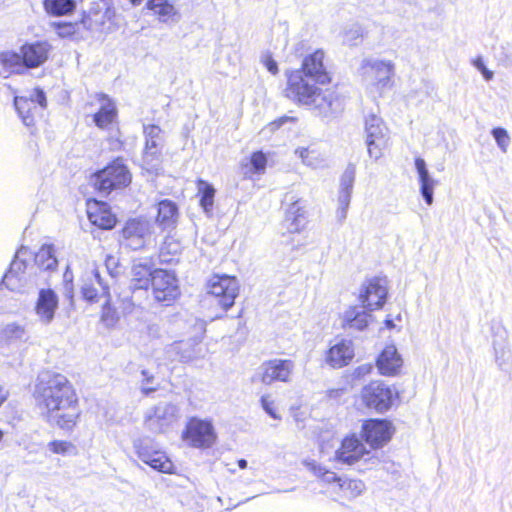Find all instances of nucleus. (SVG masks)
<instances>
[{
	"label": "nucleus",
	"mask_w": 512,
	"mask_h": 512,
	"mask_svg": "<svg viewBox=\"0 0 512 512\" xmlns=\"http://www.w3.org/2000/svg\"><path fill=\"white\" fill-rule=\"evenodd\" d=\"M36 401L45 419L62 429H71L79 417L76 395L67 378L50 375L37 385Z\"/></svg>",
	"instance_id": "nucleus-1"
},
{
	"label": "nucleus",
	"mask_w": 512,
	"mask_h": 512,
	"mask_svg": "<svg viewBox=\"0 0 512 512\" xmlns=\"http://www.w3.org/2000/svg\"><path fill=\"white\" fill-rule=\"evenodd\" d=\"M318 84L293 70L287 75L286 96L298 104L312 107L324 117H334L344 110V97L334 88L321 89Z\"/></svg>",
	"instance_id": "nucleus-2"
},
{
	"label": "nucleus",
	"mask_w": 512,
	"mask_h": 512,
	"mask_svg": "<svg viewBox=\"0 0 512 512\" xmlns=\"http://www.w3.org/2000/svg\"><path fill=\"white\" fill-rule=\"evenodd\" d=\"M360 75L370 93L381 95L391 85L394 63L390 60L364 59L360 66Z\"/></svg>",
	"instance_id": "nucleus-3"
},
{
	"label": "nucleus",
	"mask_w": 512,
	"mask_h": 512,
	"mask_svg": "<svg viewBox=\"0 0 512 512\" xmlns=\"http://www.w3.org/2000/svg\"><path fill=\"white\" fill-rule=\"evenodd\" d=\"M364 140L369 157L378 161L390 144V131L383 119L374 112L364 119Z\"/></svg>",
	"instance_id": "nucleus-4"
},
{
	"label": "nucleus",
	"mask_w": 512,
	"mask_h": 512,
	"mask_svg": "<svg viewBox=\"0 0 512 512\" xmlns=\"http://www.w3.org/2000/svg\"><path fill=\"white\" fill-rule=\"evenodd\" d=\"M179 418V408L173 403L162 401L145 412L144 426L152 433H165Z\"/></svg>",
	"instance_id": "nucleus-5"
},
{
	"label": "nucleus",
	"mask_w": 512,
	"mask_h": 512,
	"mask_svg": "<svg viewBox=\"0 0 512 512\" xmlns=\"http://www.w3.org/2000/svg\"><path fill=\"white\" fill-rule=\"evenodd\" d=\"M131 182V174L122 159H116L94 175L95 188L105 194L113 189L126 187Z\"/></svg>",
	"instance_id": "nucleus-6"
},
{
	"label": "nucleus",
	"mask_w": 512,
	"mask_h": 512,
	"mask_svg": "<svg viewBox=\"0 0 512 512\" xmlns=\"http://www.w3.org/2000/svg\"><path fill=\"white\" fill-rule=\"evenodd\" d=\"M133 448L138 458L154 470L162 473L172 472L173 463L151 438L143 437L134 440Z\"/></svg>",
	"instance_id": "nucleus-7"
},
{
	"label": "nucleus",
	"mask_w": 512,
	"mask_h": 512,
	"mask_svg": "<svg viewBox=\"0 0 512 512\" xmlns=\"http://www.w3.org/2000/svg\"><path fill=\"white\" fill-rule=\"evenodd\" d=\"M207 292L223 310L227 311L234 305L239 294V282L229 275H214L207 283Z\"/></svg>",
	"instance_id": "nucleus-8"
},
{
	"label": "nucleus",
	"mask_w": 512,
	"mask_h": 512,
	"mask_svg": "<svg viewBox=\"0 0 512 512\" xmlns=\"http://www.w3.org/2000/svg\"><path fill=\"white\" fill-rule=\"evenodd\" d=\"M14 106L24 125L31 127L35 123L38 109L43 110L47 107V99L43 90L35 88L29 92L28 96L15 97Z\"/></svg>",
	"instance_id": "nucleus-9"
},
{
	"label": "nucleus",
	"mask_w": 512,
	"mask_h": 512,
	"mask_svg": "<svg viewBox=\"0 0 512 512\" xmlns=\"http://www.w3.org/2000/svg\"><path fill=\"white\" fill-rule=\"evenodd\" d=\"M152 232L153 226L150 221L141 218L130 219L122 229L124 244L133 250L144 248L151 240Z\"/></svg>",
	"instance_id": "nucleus-10"
},
{
	"label": "nucleus",
	"mask_w": 512,
	"mask_h": 512,
	"mask_svg": "<svg viewBox=\"0 0 512 512\" xmlns=\"http://www.w3.org/2000/svg\"><path fill=\"white\" fill-rule=\"evenodd\" d=\"M387 294V280L384 278L374 277L363 283L359 294V300L362 303L363 308L372 311L381 308L385 304Z\"/></svg>",
	"instance_id": "nucleus-11"
},
{
	"label": "nucleus",
	"mask_w": 512,
	"mask_h": 512,
	"mask_svg": "<svg viewBox=\"0 0 512 512\" xmlns=\"http://www.w3.org/2000/svg\"><path fill=\"white\" fill-rule=\"evenodd\" d=\"M151 286L154 298L158 302L169 303L179 295L175 275L164 269L153 270Z\"/></svg>",
	"instance_id": "nucleus-12"
},
{
	"label": "nucleus",
	"mask_w": 512,
	"mask_h": 512,
	"mask_svg": "<svg viewBox=\"0 0 512 512\" xmlns=\"http://www.w3.org/2000/svg\"><path fill=\"white\" fill-rule=\"evenodd\" d=\"M394 393L382 382L373 381L362 389L361 398L368 408L378 412L387 411L393 401Z\"/></svg>",
	"instance_id": "nucleus-13"
},
{
	"label": "nucleus",
	"mask_w": 512,
	"mask_h": 512,
	"mask_svg": "<svg viewBox=\"0 0 512 512\" xmlns=\"http://www.w3.org/2000/svg\"><path fill=\"white\" fill-rule=\"evenodd\" d=\"M26 248H20L10 265V269L4 275L2 283L11 291L23 292L29 287V279L26 276L27 264L24 256L27 255Z\"/></svg>",
	"instance_id": "nucleus-14"
},
{
	"label": "nucleus",
	"mask_w": 512,
	"mask_h": 512,
	"mask_svg": "<svg viewBox=\"0 0 512 512\" xmlns=\"http://www.w3.org/2000/svg\"><path fill=\"white\" fill-rule=\"evenodd\" d=\"M184 439L193 447L208 448L214 444L216 434L209 421L193 418L187 425Z\"/></svg>",
	"instance_id": "nucleus-15"
},
{
	"label": "nucleus",
	"mask_w": 512,
	"mask_h": 512,
	"mask_svg": "<svg viewBox=\"0 0 512 512\" xmlns=\"http://www.w3.org/2000/svg\"><path fill=\"white\" fill-rule=\"evenodd\" d=\"M25 71L42 66L49 58L52 45L47 41L25 42L19 47Z\"/></svg>",
	"instance_id": "nucleus-16"
},
{
	"label": "nucleus",
	"mask_w": 512,
	"mask_h": 512,
	"mask_svg": "<svg viewBox=\"0 0 512 512\" xmlns=\"http://www.w3.org/2000/svg\"><path fill=\"white\" fill-rule=\"evenodd\" d=\"M294 363L288 359H273L262 364L260 380L266 385L275 381L289 382L294 371Z\"/></svg>",
	"instance_id": "nucleus-17"
},
{
	"label": "nucleus",
	"mask_w": 512,
	"mask_h": 512,
	"mask_svg": "<svg viewBox=\"0 0 512 512\" xmlns=\"http://www.w3.org/2000/svg\"><path fill=\"white\" fill-rule=\"evenodd\" d=\"M324 58V51L320 49L316 50L303 59L300 69L304 76L319 85H325L331 82L330 74L324 64Z\"/></svg>",
	"instance_id": "nucleus-18"
},
{
	"label": "nucleus",
	"mask_w": 512,
	"mask_h": 512,
	"mask_svg": "<svg viewBox=\"0 0 512 512\" xmlns=\"http://www.w3.org/2000/svg\"><path fill=\"white\" fill-rule=\"evenodd\" d=\"M362 432L365 441L372 448H379L390 440L393 430L390 422L371 419L363 424Z\"/></svg>",
	"instance_id": "nucleus-19"
},
{
	"label": "nucleus",
	"mask_w": 512,
	"mask_h": 512,
	"mask_svg": "<svg viewBox=\"0 0 512 512\" xmlns=\"http://www.w3.org/2000/svg\"><path fill=\"white\" fill-rule=\"evenodd\" d=\"M57 308V294L52 289H41L35 305L38 320L44 325L50 324L54 320Z\"/></svg>",
	"instance_id": "nucleus-20"
},
{
	"label": "nucleus",
	"mask_w": 512,
	"mask_h": 512,
	"mask_svg": "<svg viewBox=\"0 0 512 512\" xmlns=\"http://www.w3.org/2000/svg\"><path fill=\"white\" fill-rule=\"evenodd\" d=\"M87 214L90 222L101 229L109 230L116 224V217L104 202L97 200L88 201Z\"/></svg>",
	"instance_id": "nucleus-21"
},
{
	"label": "nucleus",
	"mask_w": 512,
	"mask_h": 512,
	"mask_svg": "<svg viewBox=\"0 0 512 512\" xmlns=\"http://www.w3.org/2000/svg\"><path fill=\"white\" fill-rule=\"evenodd\" d=\"M354 357V345L351 340L341 339L333 344L326 355V362L333 368L348 365Z\"/></svg>",
	"instance_id": "nucleus-22"
},
{
	"label": "nucleus",
	"mask_w": 512,
	"mask_h": 512,
	"mask_svg": "<svg viewBox=\"0 0 512 512\" xmlns=\"http://www.w3.org/2000/svg\"><path fill=\"white\" fill-rule=\"evenodd\" d=\"M369 454L361 441L355 437H346L341 443V447L336 451V458L338 461L352 465L358 460Z\"/></svg>",
	"instance_id": "nucleus-23"
},
{
	"label": "nucleus",
	"mask_w": 512,
	"mask_h": 512,
	"mask_svg": "<svg viewBox=\"0 0 512 512\" xmlns=\"http://www.w3.org/2000/svg\"><path fill=\"white\" fill-rule=\"evenodd\" d=\"M376 366L380 374L394 376L400 372L403 366V359L394 345H388L378 356Z\"/></svg>",
	"instance_id": "nucleus-24"
},
{
	"label": "nucleus",
	"mask_w": 512,
	"mask_h": 512,
	"mask_svg": "<svg viewBox=\"0 0 512 512\" xmlns=\"http://www.w3.org/2000/svg\"><path fill=\"white\" fill-rule=\"evenodd\" d=\"M99 110L94 114V123L100 129H109L117 122L118 111L115 103L105 94L98 96Z\"/></svg>",
	"instance_id": "nucleus-25"
},
{
	"label": "nucleus",
	"mask_w": 512,
	"mask_h": 512,
	"mask_svg": "<svg viewBox=\"0 0 512 512\" xmlns=\"http://www.w3.org/2000/svg\"><path fill=\"white\" fill-rule=\"evenodd\" d=\"M153 263L151 259L139 258L134 260L131 270L133 289H147L151 284Z\"/></svg>",
	"instance_id": "nucleus-26"
},
{
	"label": "nucleus",
	"mask_w": 512,
	"mask_h": 512,
	"mask_svg": "<svg viewBox=\"0 0 512 512\" xmlns=\"http://www.w3.org/2000/svg\"><path fill=\"white\" fill-rule=\"evenodd\" d=\"M415 168L418 173L420 193L426 204L430 206L434 201L433 191L437 186L438 181L430 175L424 159L417 157L415 159Z\"/></svg>",
	"instance_id": "nucleus-27"
},
{
	"label": "nucleus",
	"mask_w": 512,
	"mask_h": 512,
	"mask_svg": "<svg viewBox=\"0 0 512 512\" xmlns=\"http://www.w3.org/2000/svg\"><path fill=\"white\" fill-rule=\"evenodd\" d=\"M415 168L418 173L420 193L426 204L430 206L434 201L433 191L437 186L438 181L430 175L424 159L417 157L415 159Z\"/></svg>",
	"instance_id": "nucleus-28"
},
{
	"label": "nucleus",
	"mask_w": 512,
	"mask_h": 512,
	"mask_svg": "<svg viewBox=\"0 0 512 512\" xmlns=\"http://www.w3.org/2000/svg\"><path fill=\"white\" fill-rule=\"evenodd\" d=\"M21 58L19 49L18 51L12 49L0 51V75L6 78L13 74H24L26 71Z\"/></svg>",
	"instance_id": "nucleus-29"
},
{
	"label": "nucleus",
	"mask_w": 512,
	"mask_h": 512,
	"mask_svg": "<svg viewBox=\"0 0 512 512\" xmlns=\"http://www.w3.org/2000/svg\"><path fill=\"white\" fill-rule=\"evenodd\" d=\"M301 163L312 169H320L326 166L327 157L316 145L299 146L294 150Z\"/></svg>",
	"instance_id": "nucleus-30"
},
{
	"label": "nucleus",
	"mask_w": 512,
	"mask_h": 512,
	"mask_svg": "<svg viewBox=\"0 0 512 512\" xmlns=\"http://www.w3.org/2000/svg\"><path fill=\"white\" fill-rule=\"evenodd\" d=\"M83 297L88 301H95L100 294L108 293V286L101 278L97 269L86 274L81 287Z\"/></svg>",
	"instance_id": "nucleus-31"
},
{
	"label": "nucleus",
	"mask_w": 512,
	"mask_h": 512,
	"mask_svg": "<svg viewBox=\"0 0 512 512\" xmlns=\"http://www.w3.org/2000/svg\"><path fill=\"white\" fill-rule=\"evenodd\" d=\"M373 320L372 315L362 308L349 307L342 315V327L345 329L364 330Z\"/></svg>",
	"instance_id": "nucleus-32"
},
{
	"label": "nucleus",
	"mask_w": 512,
	"mask_h": 512,
	"mask_svg": "<svg viewBox=\"0 0 512 512\" xmlns=\"http://www.w3.org/2000/svg\"><path fill=\"white\" fill-rule=\"evenodd\" d=\"M286 200L290 201L284 221L286 228L291 233L299 232L305 224V211L294 195L287 196Z\"/></svg>",
	"instance_id": "nucleus-33"
},
{
	"label": "nucleus",
	"mask_w": 512,
	"mask_h": 512,
	"mask_svg": "<svg viewBox=\"0 0 512 512\" xmlns=\"http://www.w3.org/2000/svg\"><path fill=\"white\" fill-rule=\"evenodd\" d=\"M178 207L168 199L162 200L158 203V214L156 222L163 228H173L178 220Z\"/></svg>",
	"instance_id": "nucleus-34"
},
{
	"label": "nucleus",
	"mask_w": 512,
	"mask_h": 512,
	"mask_svg": "<svg viewBox=\"0 0 512 512\" xmlns=\"http://www.w3.org/2000/svg\"><path fill=\"white\" fill-rule=\"evenodd\" d=\"M303 464L311 473L320 478L324 483L330 484L333 492H335V489L338 488V482H341L342 478L338 477L334 472L326 470L314 460H305Z\"/></svg>",
	"instance_id": "nucleus-35"
},
{
	"label": "nucleus",
	"mask_w": 512,
	"mask_h": 512,
	"mask_svg": "<svg viewBox=\"0 0 512 512\" xmlns=\"http://www.w3.org/2000/svg\"><path fill=\"white\" fill-rule=\"evenodd\" d=\"M197 193L200 197V206L203 208L206 215L210 216L214 205L215 189L205 180L199 179L197 181Z\"/></svg>",
	"instance_id": "nucleus-36"
},
{
	"label": "nucleus",
	"mask_w": 512,
	"mask_h": 512,
	"mask_svg": "<svg viewBox=\"0 0 512 512\" xmlns=\"http://www.w3.org/2000/svg\"><path fill=\"white\" fill-rule=\"evenodd\" d=\"M36 265L43 270H54L57 267L58 261L54 254L52 245H43L35 254Z\"/></svg>",
	"instance_id": "nucleus-37"
},
{
	"label": "nucleus",
	"mask_w": 512,
	"mask_h": 512,
	"mask_svg": "<svg viewBox=\"0 0 512 512\" xmlns=\"http://www.w3.org/2000/svg\"><path fill=\"white\" fill-rule=\"evenodd\" d=\"M365 485L361 480L342 479L338 482V488L335 493L341 498L351 499L359 496L364 490Z\"/></svg>",
	"instance_id": "nucleus-38"
},
{
	"label": "nucleus",
	"mask_w": 512,
	"mask_h": 512,
	"mask_svg": "<svg viewBox=\"0 0 512 512\" xmlns=\"http://www.w3.org/2000/svg\"><path fill=\"white\" fill-rule=\"evenodd\" d=\"M147 7L158 15L163 22L173 19L177 15L175 7L168 0H149Z\"/></svg>",
	"instance_id": "nucleus-39"
},
{
	"label": "nucleus",
	"mask_w": 512,
	"mask_h": 512,
	"mask_svg": "<svg viewBox=\"0 0 512 512\" xmlns=\"http://www.w3.org/2000/svg\"><path fill=\"white\" fill-rule=\"evenodd\" d=\"M44 8L49 14L61 16L72 12L75 2L73 0H44Z\"/></svg>",
	"instance_id": "nucleus-40"
},
{
	"label": "nucleus",
	"mask_w": 512,
	"mask_h": 512,
	"mask_svg": "<svg viewBox=\"0 0 512 512\" xmlns=\"http://www.w3.org/2000/svg\"><path fill=\"white\" fill-rule=\"evenodd\" d=\"M180 358L184 362L193 361L202 356V349L198 343L181 342L177 346Z\"/></svg>",
	"instance_id": "nucleus-41"
},
{
	"label": "nucleus",
	"mask_w": 512,
	"mask_h": 512,
	"mask_svg": "<svg viewBox=\"0 0 512 512\" xmlns=\"http://www.w3.org/2000/svg\"><path fill=\"white\" fill-rule=\"evenodd\" d=\"M161 128L157 125L144 126L145 148L159 149L162 144Z\"/></svg>",
	"instance_id": "nucleus-42"
},
{
	"label": "nucleus",
	"mask_w": 512,
	"mask_h": 512,
	"mask_svg": "<svg viewBox=\"0 0 512 512\" xmlns=\"http://www.w3.org/2000/svg\"><path fill=\"white\" fill-rule=\"evenodd\" d=\"M160 149L145 148L143 155V166L150 173H157L160 170Z\"/></svg>",
	"instance_id": "nucleus-43"
},
{
	"label": "nucleus",
	"mask_w": 512,
	"mask_h": 512,
	"mask_svg": "<svg viewBox=\"0 0 512 512\" xmlns=\"http://www.w3.org/2000/svg\"><path fill=\"white\" fill-rule=\"evenodd\" d=\"M363 37L362 28L358 24H352L343 32V42L349 46L357 45Z\"/></svg>",
	"instance_id": "nucleus-44"
},
{
	"label": "nucleus",
	"mask_w": 512,
	"mask_h": 512,
	"mask_svg": "<svg viewBox=\"0 0 512 512\" xmlns=\"http://www.w3.org/2000/svg\"><path fill=\"white\" fill-rule=\"evenodd\" d=\"M351 194L352 193L346 191H339L336 216L340 222L344 221L347 217V210L350 204Z\"/></svg>",
	"instance_id": "nucleus-45"
},
{
	"label": "nucleus",
	"mask_w": 512,
	"mask_h": 512,
	"mask_svg": "<svg viewBox=\"0 0 512 512\" xmlns=\"http://www.w3.org/2000/svg\"><path fill=\"white\" fill-rule=\"evenodd\" d=\"M50 26L61 38H66L76 33V25L71 22H52Z\"/></svg>",
	"instance_id": "nucleus-46"
},
{
	"label": "nucleus",
	"mask_w": 512,
	"mask_h": 512,
	"mask_svg": "<svg viewBox=\"0 0 512 512\" xmlns=\"http://www.w3.org/2000/svg\"><path fill=\"white\" fill-rule=\"evenodd\" d=\"M141 375L143 377L141 384H140V390L144 395H149L152 392L157 391L158 386H154L155 377L153 374H151L148 370L143 369L141 371Z\"/></svg>",
	"instance_id": "nucleus-47"
},
{
	"label": "nucleus",
	"mask_w": 512,
	"mask_h": 512,
	"mask_svg": "<svg viewBox=\"0 0 512 512\" xmlns=\"http://www.w3.org/2000/svg\"><path fill=\"white\" fill-rule=\"evenodd\" d=\"M491 133H492L498 147L500 148V150L502 152L506 153L508 146L510 144V137L508 135L507 130L504 128L498 127V128H494Z\"/></svg>",
	"instance_id": "nucleus-48"
},
{
	"label": "nucleus",
	"mask_w": 512,
	"mask_h": 512,
	"mask_svg": "<svg viewBox=\"0 0 512 512\" xmlns=\"http://www.w3.org/2000/svg\"><path fill=\"white\" fill-rule=\"evenodd\" d=\"M48 448L54 454L66 455L74 451V446L68 441L55 440L48 444Z\"/></svg>",
	"instance_id": "nucleus-49"
},
{
	"label": "nucleus",
	"mask_w": 512,
	"mask_h": 512,
	"mask_svg": "<svg viewBox=\"0 0 512 512\" xmlns=\"http://www.w3.org/2000/svg\"><path fill=\"white\" fill-rule=\"evenodd\" d=\"M355 181V168L353 166L348 167L341 177L340 190L352 193L353 184Z\"/></svg>",
	"instance_id": "nucleus-50"
},
{
	"label": "nucleus",
	"mask_w": 512,
	"mask_h": 512,
	"mask_svg": "<svg viewBox=\"0 0 512 512\" xmlns=\"http://www.w3.org/2000/svg\"><path fill=\"white\" fill-rule=\"evenodd\" d=\"M2 333L9 340H21L25 335V329L21 325L12 323L6 325Z\"/></svg>",
	"instance_id": "nucleus-51"
},
{
	"label": "nucleus",
	"mask_w": 512,
	"mask_h": 512,
	"mask_svg": "<svg viewBox=\"0 0 512 512\" xmlns=\"http://www.w3.org/2000/svg\"><path fill=\"white\" fill-rule=\"evenodd\" d=\"M260 402H261V406H262L263 410L269 416H271L272 418H274L276 420H280L281 419V416L277 412L275 401H274V399L272 398V396L270 394L263 395L261 397Z\"/></svg>",
	"instance_id": "nucleus-52"
},
{
	"label": "nucleus",
	"mask_w": 512,
	"mask_h": 512,
	"mask_svg": "<svg viewBox=\"0 0 512 512\" xmlns=\"http://www.w3.org/2000/svg\"><path fill=\"white\" fill-rule=\"evenodd\" d=\"M181 245L175 240L173 237H166L162 246H161V256L164 257L165 254L176 255L180 252Z\"/></svg>",
	"instance_id": "nucleus-53"
},
{
	"label": "nucleus",
	"mask_w": 512,
	"mask_h": 512,
	"mask_svg": "<svg viewBox=\"0 0 512 512\" xmlns=\"http://www.w3.org/2000/svg\"><path fill=\"white\" fill-rule=\"evenodd\" d=\"M250 162L254 173L261 174L265 171L267 158L261 151L253 153Z\"/></svg>",
	"instance_id": "nucleus-54"
},
{
	"label": "nucleus",
	"mask_w": 512,
	"mask_h": 512,
	"mask_svg": "<svg viewBox=\"0 0 512 512\" xmlns=\"http://www.w3.org/2000/svg\"><path fill=\"white\" fill-rule=\"evenodd\" d=\"M102 320L107 325H112L117 320L116 310L111 307L108 301L103 305Z\"/></svg>",
	"instance_id": "nucleus-55"
},
{
	"label": "nucleus",
	"mask_w": 512,
	"mask_h": 512,
	"mask_svg": "<svg viewBox=\"0 0 512 512\" xmlns=\"http://www.w3.org/2000/svg\"><path fill=\"white\" fill-rule=\"evenodd\" d=\"M473 66L482 74L485 80L490 81L493 79L494 73L485 66L482 57H477L473 60Z\"/></svg>",
	"instance_id": "nucleus-56"
},
{
	"label": "nucleus",
	"mask_w": 512,
	"mask_h": 512,
	"mask_svg": "<svg viewBox=\"0 0 512 512\" xmlns=\"http://www.w3.org/2000/svg\"><path fill=\"white\" fill-rule=\"evenodd\" d=\"M261 62L271 74H273V75L278 74L279 69H278L277 62L272 58L270 53H264L261 56Z\"/></svg>",
	"instance_id": "nucleus-57"
},
{
	"label": "nucleus",
	"mask_w": 512,
	"mask_h": 512,
	"mask_svg": "<svg viewBox=\"0 0 512 512\" xmlns=\"http://www.w3.org/2000/svg\"><path fill=\"white\" fill-rule=\"evenodd\" d=\"M103 23V20L94 21L91 16H84L82 19V24L84 27L91 31H98Z\"/></svg>",
	"instance_id": "nucleus-58"
},
{
	"label": "nucleus",
	"mask_w": 512,
	"mask_h": 512,
	"mask_svg": "<svg viewBox=\"0 0 512 512\" xmlns=\"http://www.w3.org/2000/svg\"><path fill=\"white\" fill-rule=\"evenodd\" d=\"M372 369H373V366L370 363H365V364L359 365L358 367L355 368V370L353 372V376L358 379L363 378V377L367 376L368 374H370Z\"/></svg>",
	"instance_id": "nucleus-59"
},
{
	"label": "nucleus",
	"mask_w": 512,
	"mask_h": 512,
	"mask_svg": "<svg viewBox=\"0 0 512 512\" xmlns=\"http://www.w3.org/2000/svg\"><path fill=\"white\" fill-rule=\"evenodd\" d=\"M6 399H7V392H5L3 387L0 385V406L5 402Z\"/></svg>",
	"instance_id": "nucleus-60"
},
{
	"label": "nucleus",
	"mask_w": 512,
	"mask_h": 512,
	"mask_svg": "<svg viewBox=\"0 0 512 512\" xmlns=\"http://www.w3.org/2000/svg\"><path fill=\"white\" fill-rule=\"evenodd\" d=\"M385 325L388 329H393L395 327V324L393 323V321L391 319H387L385 321Z\"/></svg>",
	"instance_id": "nucleus-61"
},
{
	"label": "nucleus",
	"mask_w": 512,
	"mask_h": 512,
	"mask_svg": "<svg viewBox=\"0 0 512 512\" xmlns=\"http://www.w3.org/2000/svg\"><path fill=\"white\" fill-rule=\"evenodd\" d=\"M238 466L241 468V469H245L247 467V461L245 459H240L238 461Z\"/></svg>",
	"instance_id": "nucleus-62"
},
{
	"label": "nucleus",
	"mask_w": 512,
	"mask_h": 512,
	"mask_svg": "<svg viewBox=\"0 0 512 512\" xmlns=\"http://www.w3.org/2000/svg\"><path fill=\"white\" fill-rule=\"evenodd\" d=\"M133 5H139L143 0H128Z\"/></svg>",
	"instance_id": "nucleus-63"
},
{
	"label": "nucleus",
	"mask_w": 512,
	"mask_h": 512,
	"mask_svg": "<svg viewBox=\"0 0 512 512\" xmlns=\"http://www.w3.org/2000/svg\"><path fill=\"white\" fill-rule=\"evenodd\" d=\"M199 330H200L201 333H203L205 331L204 323L203 322L199 323Z\"/></svg>",
	"instance_id": "nucleus-64"
}]
</instances>
